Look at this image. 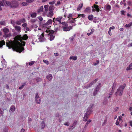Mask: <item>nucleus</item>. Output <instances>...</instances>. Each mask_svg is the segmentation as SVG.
<instances>
[{
	"label": "nucleus",
	"instance_id": "54",
	"mask_svg": "<svg viewBox=\"0 0 132 132\" xmlns=\"http://www.w3.org/2000/svg\"><path fill=\"white\" fill-rule=\"evenodd\" d=\"M72 15L71 14H69L68 16H67V17L68 18H71L72 17Z\"/></svg>",
	"mask_w": 132,
	"mask_h": 132
},
{
	"label": "nucleus",
	"instance_id": "9",
	"mask_svg": "<svg viewBox=\"0 0 132 132\" xmlns=\"http://www.w3.org/2000/svg\"><path fill=\"white\" fill-rule=\"evenodd\" d=\"M92 120H89L86 122L84 128L82 132H84L86 129V128L87 127L88 124L91 122Z\"/></svg>",
	"mask_w": 132,
	"mask_h": 132
},
{
	"label": "nucleus",
	"instance_id": "49",
	"mask_svg": "<svg viewBox=\"0 0 132 132\" xmlns=\"http://www.w3.org/2000/svg\"><path fill=\"white\" fill-rule=\"evenodd\" d=\"M27 26V24L26 23H24L22 24V26L24 28L26 27Z\"/></svg>",
	"mask_w": 132,
	"mask_h": 132
},
{
	"label": "nucleus",
	"instance_id": "60",
	"mask_svg": "<svg viewBox=\"0 0 132 132\" xmlns=\"http://www.w3.org/2000/svg\"><path fill=\"white\" fill-rule=\"evenodd\" d=\"M128 5H129L130 6V5H131L132 3H131V2L129 1V2H128Z\"/></svg>",
	"mask_w": 132,
	"mask_h": 132
},
{
	"label": "nucleus",
	"instance_id": "50",
	"mask_svg": "<svg viewBox=\"0 0 132 132\" xmlns=\"http://www.w3.org/2000/svg\"><path fill=\"white\" fill-rule=\"evenodd\" d=\"M43 61L47 65L48 64L49 62L48 61L45 60H43Z\"/></svg>",
	"mask_w": 132,
	"mask_h": 132
},
{
	"label": "nucleus",
	"instance_id": "6",
	"mask_svg": "<svg viewBox=\"0 0 132 132\" xmlns=\"http://www.w3.org/2000/svg\"><path fill=\"white\" fill-rule=\"evenodd\" d=\"M98 80V79H95L94 81L92 82L89 84L88 85L86 86H85L84 87L86 89H88L92 85L94 84L95 82H96V81Z\"/></svg>",
	"mask_w": 132,
	"mask_h": 132
},
{
	"label": "nucleus",
	"instance_id": "37",
	"mask_svg": "<svg viewBox=\"0 0 132 132\" xmlns=\"http://www.w3.org/2000/svg\"><path fill=\"white\" fill-rule=\"evenodd\" d=\"M11 23L12 24L14 27L15 26L16 22H15L14 20H11Z\"/></svg>",
	"mask_w": 132,
	"mask_h": 132
},
{
	"label": "nucleus",
	"instance_id": "29",
	"mask_svg": "<svg viewBox=\"0 0 132 132\" xmlns=\"http://www.w3.org/2000/svg\"><path fill=\"white\" fill-rule=\"evenodd\" d=\"M26 82H24L23 83L22 85L21 86L19 87V89H22L23 88L24 86L26 85Z\"/></svg>",
	"mask_w": 132,
	"mask_h": 132
},
{
	"label": "nucleus",
	"instance_id": "23",
	"mask_svg": "<svg viewBox=\"0 0 132 132\" xmlns=\"http://www.w3.org/2000/svg\"><path fill=\"white\" fill-rule=\"evenodd\" d=\"M132 69V62L129 65V66L128 67L127 69L126 70H130Z\"/></svg>",
	"mask_w": 132,
	"mask_h": 132
},
{
	"label": "nucleus",
	"instance_id": "11",
	"mask_svg": "<svg viewBox=\"0 0 132 132\" xmlns=\"http://www.w3.org/2000/svg\"><path fill=\"white\" fill-rule=\"evenodd\" d=\"M77 123V122L76 121H75L72 125V126L69 128V130H72L75 127V125Z\"/></svg>",
	"mask_w": 132,
	"mask_h": 132
},
{
	"label": "nucleus",
	"instance_id": "44",
	"mask_svg": "<svg viewBox=\"0 0 132 132\" xmlns=\"http://www.w3.org/2000/svg\"><path fill=\"white\" fill-rule=\"evenodd\" d=\"M99 89V87L97 86L95 89V92H97L98 91Z\"/></svg>",
	"mask_w": 132,
	"mask_h": 132
},
{
	"label": "nucleus",
	"instance_id": "64",
	"mask_svg": "<svg viewBox=\"0 0 132 132\" xmlns=\"http://www.w3.org/2000/svg\"><path fill=\"white\" fill-rule=\"evenodd\" d=\"M119 122L117 120V121L116 122V124L117 125H119Z\"/></svg>",
	"mask_w": 132,
	"mask_h": 132
},
{
	"label": "nucleus",
	"instance_id": "48",
	"mask_svg": "<svg viewBox=\"0 0 132 132\" xmlns=\"http://www.w3.org/2000/svg\"><path fill=\"white\" fill-rule=\"evenodd\" d=\"M8 128H4L3 130V132H8Z\"/></svg>",
	"mask_w": 132,
	"mask_h": 132
},
{
	"label": "nucleus",
	"instance_id": "1",
	"mask_svg": "<svg viewBox=\"0 0 132 132\" xmlns=\"http://www.w3.org/2000/svg\"><path fill=\"white\" fill-rule=\"evenodd\" d=\"M28 38L27 35L25 34L21 36V35H18L15 38L13 41L7 40L6 42V46L9 48H12L16 51H19L20 52L23 50L24 48L22 46H24L25 42L22 40H26Z\"/></svg>",
	"mask_w": 132,
	"mask_h": 132
},
{
	"label": "nucleus",
	"instance_id": "8",
	"mask_svg": "<svg viewBox=\"0 0 132 132\" xmlns=\"http://www.w3.org/2000/svg\"><path fill=\"white\" fill-rule=\"evenodd\" d=\"M26 20L24 19H21L19 20H17L16 21V23L18 25H20L21 23L25 22Z\"/></svg>",
	"mask_w": 132,
	"mask_h": 132
},
{
	"label": "nucleus",
	"instance_id": "58",
	"mask_svg": "<svg viewBox=\"0 0 132 132\" xmlns=\"http://www.w3.org/2000/svg\"><path fill=\"white\" fill-rule=\"evenodd\" d=\"M91 31L90 32V33H92V34L94 31V30L93 29H91Z\"/></svg>",
	"mask_w": 132,
	"mask_h": 132
},
{
	"label": "nucleus",
	"instance_id": "31",
	"mask_svg": "<svg viewBox=\"0 0 132 132\" xmlns=\"http://www.w3.org/2000/svg\"><path fill=\"white\" fill-rule=\"evenodd\" d=\"M88 18L90 20H92L93 18V15H89L88 16Z\"/></svg>",
	"mask_w": 132,
	"mask_h": 132
},
{
	"label": "nucleus",
	"instance_id": "12",
	"mask_svg": "<svg viewBox=\"0 0 132 132\" xmlns=\"http://www.w3.org/2000/svg\"><path fill=\"white\" fill-rule=\"evenodd\" d=\"M89 114L87 112L85 114L83 118V120L86 121L87 120V119L88 118Z\"/></svg>",
	"mask_w": 132,
	"mask_h": 132
},
{
	"label": "nucleus",
	"instance_id": "17",
	"mask_svg": "<svg viewBox=\"0 0 132 132\" xmlns=\"http://www.w3.org/2000/svg\"><path fill=\"white\" fill-rule=\"evenodd\" d=\"M53 15V13L52 11H50L48 13L47 16L48 17L51 18Z\"/></svg>",
	"mask_w": 132,
	"mask_h": 132
},
{
	"label": "nucleus",
	"instance_id": "43",
	"mask_svg": "<svg viewBox=\"0 0 132 132\" xmlns=\"http://www.w3.org/2000/svg\"><path fill=\"white\" fill-rule=\"evenodd\" d=\"M27 2L30 3L32 2L35 0H26Z\"/></svg>",
	"mask_w": 132,
	"mask_h": 132
},
{
	"label": "nucleus",
	"instance_id": "14",
	"mask_svg": "<svg viewBox=\"0 0 132 132\" xmlns=\"http://www.w3.org/2000/svg\"><path fill=\"white\" fill-rule=\"evenodd\" d=\"M44 37V34L42 33V36H40V37L39 38V40L40 42H43L45 41V40L46 39H44L43 37Z\"/></svg>",
	"mask_w": 132,
	"mask_h": 132
},
{
	"label": "nucleus",
	"instance_id": "45",
	"mask_svg": "<svg viewBox=\"0 0 132 132\" xmlns=\"http://www.w3.org/2000/svg\"><path fill=\"white\" fill-rule=\"evenodd\" d=\"M22 5L23 6H25L27 5V4L26 2H23L22 3Z\"/></svg>",
	"mask_w": 132,
	"mask_h": 132
},
{
	"label": "nucleus",
	"instance_id": "18",
	"mask_svg": "<svg viewBox=\"0 0 132 132\" xmlns=\"http://www.w3.org/2000/svg\"><path fill=\"white\" fill-rule=\"evenodd\" d=\"M52 22V20L51 19L49 20L48 21L45 23V25H48L49 24H51Z\"/></svg>",
	"mask_w": 132,
	"mask_h": 132
},
{
	"label": "nucleus",
	"instance_id": "51",
	"mask_svg": "<svg viewBox=\"0 0 132 132\" xmlns=\"http://www.w3.org/2000/svg\"><path fill=\"white\" fill-rule=\"evenodd\" d=\"M99 63V61L98 60H97L96 61V62L94 63V65H96L98 64Z\"/></svg>",
	"mask_w": 132,
	"mask_h": 132
},
{
	"label": "nucleus",
	"instance_id": "3",
	"mask_svg": "<svg viewBox=\"0 0 132 132\" xmlns=\"http://www.w3.org/2000/svg\"><path fill=\"white\" fill-rule=\"evenodd\" d=\"M125 87V86H124L121 85L120 86L115 93L116 96L117 95V94H118L120 96H121L122 95L123 91Z\"/></svg>",
	"mask_w": 132,
	"mask_h": 132
},
{
	"label": "nucleus",
	"instance_id": "42",
	"mask_svg": "<svg viewBox=\"0 0 132 132\" xmlns=\"http://www.w3.org/2000/svg\"><path fill=\"white\" fill-rule=\"evenodd\" d=\"M50 40L51 41L53 40L54 38V36L52 35H50Z\"/></svg>",
	"mask_w": 132,
	"mask_h": 132
},
{
	"label": "nucleus",
	"instance_id": "10",
	"mask_svg": "<svg viewBox=\"0 0 132 132\" xmlns=\"http://www.w3.org/2000/svg\"><path fill=\"white\" fill-rule=\"evenodd\" d=\"M3 3L4 4L5 6H9L10 7H11V2H10L9 1H5V3L4 1L3 2Z\"/></svg>",
	"mask_w": 132,
	"mask_h": 132
},
{
	"label": "nucleus",
	"instance_id": "56",
	"mask_svg": "<svg viewBox=\"0 0 132 132\" xmlns=\"http://www.w3.org/2000/svg\"><path fill=\"white\" fill-rule=\"evenodd\" d=\"M34 64V62L33 61H31L30 62L29 64L30 65H31Z\"/></svg>",
	"mask_w": 132,
	"mask_h": 132
},
{
	"label": "nucleus",
	"instance_id": "57",
	"mask_svg": "<svg viewBox=\"0 0 132 132\" xmlns=\"http://www.w3.org/2000/svg\"><path fill=\"white\" fill-rule=\"evenodd\" d=\"M114 26H112L110 28L109 30H111V29H114Z\"/></svg>",
	"mask_w": 132,
	"mask_h": 132
},
{
	"label": "nucleus",
	"instance_id": "15",
	"mask_svg": "<svg viewBox=\"0 0 132 132\" xmlns=\"http://www.w3.org/2000/svg\"><path fill=\"white\" fill-rule=\"evenodd\" d=\"M46 78L49 80L51 81L53 77L51 74H49L47 75L46 77Z\"/></svg>",
	"mask_w": 132,
	"mask_h": 132
},
{
	"label": "nucleus",
	"instance_id": "32",
	"mask_svg": "<svg viewBox=\"0 0 132 132\" xmlns=\"http://www.w3.org/2000/svg\"><path fill=\"white\" fill-rule=\"evenodd\" d=\"M36 13H34L31 15V16L32 18H34L36 16Z\"/></svg>",
	"mask_w": 132,
	"mask_h": 132
},
{
	"label": "nucleus",
	"instance_id": "47",
	"mask_svg": "<svg viewBox=\"0 0 132 132\" xmlns=\"http://www.w3.org/2000/svg\"><path fill=\"white\" fill-rule=\"evenodd\" d=\"M38 18L40 21H42L43 20V18L42 17L40 16L38 17Z\"/></svg>",
	"mask_w": 132,
	"mask_h": 132
},
{
	"label": "nucleus",
	"instance_id": "33",
	"mask_svg": "<svg viewBox=\"0 0 132 132\" xmlns=\"http://www.w3.org/2000/svg\"><path fill=\"white\" fill-rule=\"evenodd\" d=\"M54 10V6H53L51 5L50 6L49 8V11H52Z\"/></svg>",
	"mask_w": 132,
	"mask_h": 132
},
{
	"label": "nucleus",
	"instance_id": "13",
	"mask_svg": "<svg viewBox=\"0 0 132 132\" xmlns=\"http://www.w3.org/2000/svg\"><path fill=\"white\" fill-rule=\"evenodd\" d=\"M15 30L17 32H20L21 31V28L20 27L18 26H15L14 27Z\"/></svg>",
	"mask_w": 132,
	"mask_h": 132
},
{
	"label": "nucleus",
	"instance_id": "59",
	"mask_svg": "<svg viewBox=\"0 0 132 132\" xmlns=\"http://www.w3.org/2000/svg\"><path fill=\"white\" fill-rule=\"evenodd\" d=\"M55 2H50L49 3V4H51V5H53L54 4Z\"/></svg>",
	"mask_w": 132,
	"mask_h": 132
},
{
	"label": "nucleus",
	"instance_id": "34",
	"mask_svg": "<svg viewBox=\"0 0 132 132\" xmlns=\"http://www.w3.org/2000/svg\"><path fill=\"white\" fill-rule=\"evenodd\" d=\"M116 84L114 82L112 87V90H114L116 87Z\"/></svg>",
	"mask_w": 132,
	"mask_h": 132
},
{
	"label": "nucleus",
	"instance_id": "40",
	"mask_svg": "<svg viewBox=\"0 0 132 132\" xmlns=\"http://www.w3.org/2000/svg\"><path fill=\"white\" fill-rule=\"evenodd\" d=\"M132 25V22H131L130 23L128 24H126L125 25V26L126 27H129L131 26Z\"/></svg>",
	"mask_w": 132,
	"mask_h": 132
},
{
	"label": "nucleus",
	"instance_id": "2",
	"mask_svg": "<svg viewBox=\"0 0 132 132\" xmlns=\"http://www.w3.org/2000/svg\"><path fill=\"white\" fill-rule=\"evenodd\" d=\"M63 25L62 28L64 31H69L72 28L73 26H70L68 27L67 23L65 22H63L61 23Z\"/></svg>",
	"mask_w": 132,
	"mask_h": 132
},
{
	"label": "nucleus",
	"instance_id": "25",
	"mask_svg": "<svg viewBox=\"0 0 132 132\" xmlns=\"http://www.w3.org/2000/svg\"><path fill=\"white\" fill-rule=\"evenodd\" d=\"M108 102L107 97H105L104 98L103 102V104H106Z\"/></svg>",
	"mask_w": 132,
	"mask_h": 132
},
{
	"label": "nucleus",
	"instance_id": "55",
	"mask_svg": "<svg viewBox=\"0 0 132 132\" xmlns=\"http://www.w3.org/2000/svg\"><path fill=\"white\" fill-rule=\"evenodd\" d=\"M36 80H37V82L40 81L41 80V79L39 78H37L36 79Z\"/></svg>",
	"mask_w": 132,
	"mask_h": 132
},
{
	"label": "nucleus",
	"instance_id": "53",
	"mask_svg": "<svg viewBox=\"0 0 132 132\" xmlns=\"http://www.w3.org/2000/svg\"><path fill=\"white\" fill-rule=\"evenodd\" d=\"M70 23H74V21L73 20V19H72L71 20H70L69 21Z\"/></svg>",
	"mask_w": 132,
	"mask_h": 132
},
{
	"label": "nucleus",
	"instance_id": "27",
	"mask_svg": "<svg viewBox=\"0 0 132 132\" xmlns=\"http://www.w3.org/2000/svg\"><path fill=\"white\" fill-rule=\"evenodd\" d=\"M62 18V17L61 16L60 17L57 18L55 20L59 22L60 23H61V20Z\"/></svg>",
	"mask_w": 132,
	"mask_h": 132
},
{
	"label": "nucleus",
	"instance_id": "5",
	"mask_svg": "<svg viewBox=\"0 0 132 132\" xmlns=\"http://www.w3.org/2000/svg\"><path fill=\"white\" fill-rule=\"evenodd\" d=\"M11 7L16 8L19 6V3L16 1H14L11 2Z\"/></svg>",
	"mask_w": 132,
	"mask_h": 132
},
{
	"label": "nucleus",
	"instance_id": "21",
	"mask_svg": "<svg viewBox=\"0 0 132 132\" xmlns=\"http://www.w3.org/2000/svg\"><path fill=\"white\" fill-rule=\"evenodd\" d=\"M83 4L82 3H81L77 7V10L78 11H79L80 10V9L82 8L83 6Z\"/></svg>",
	"mask_w": 132,
	"mask_h": 132
},
{
	"label": "nucleus",
	"instance_id": "4",
	"mask_svg": "<svg viewBox=\"0 0 132 132\" xmlns=\"http://www.w3.org/2000/svg\"><path fill=\"white\" fill-rule=\"evenodd\" d=\"M3 31L4 32V34L5 36L6 37H9L11 35V34L10 33H8L9 31V30L8 29L4 27L3 29Z\"/></svg>",
	"mask_w": 132,
	"mask_h": 132
},
{
	"label": "nucleus",
	"instance_id": "61",
	"mask_svg": "<svg viewBox=\"0 0 132 132\" xmlns=\"http://www.w3.org/2000/svg\"><path fill=\"white\" fill-rule=\"evenodd\" d=\"M118 119H119V121H120L121 120V118H122V116H119L118 117Z\"/></svg>",
	"mask_w": 132,
	"mask_h": 132
},
{
	"label": "nucleus",
	"instance_id": "38",
	"mask_svg": "<svg viewBox=\"0 0 132 132\" xmlns=\"http://www.w3.org/2000/svg\"><path fill=\"white\" fill-rule=\"evenodd\" d=\"M90 8L89 7H88L86 8L85 9V11L86 12H89L90 11Z\"/></svg>",
	"mask_w": 132,
	"mask_h": 132
},
{
	"label": "nucleus",
	"instance_id": "39",
	"mask_svg": "<svg viewBox=\"0 0 132 132\" xmlns=\"http://www.w3.org/2000/svg\"><path fill=\"white\" fill-rule=\"evenodd\" d=\"M4 5L2 2L1 1H0V10H1L2 9V8L1 7V6H3Z\"/></svg>",
	"mask_w": 132,
	"mask_h": 132
},
{
	"label": "nucleus",
	"instance_id": "22",
	"mask_svg": "<svg viewBox=\"0 0 132 132\" xmlns=\"http://www.w3.org/2000/svg\"><path fill=\"white\" fill-rule=\"evenodd\" d=\"M106 8L105 10L108 11H109L111 9V6L109 5H106Z\"/></svg>",
	"mask_w": 132,
	"mask_h": 132
},
{
	"label": "nucleus",
	"instance_id": "36",
	"mask_svg": "<svg viewBox=\"0 0 132 132\" xmlns=\"http://www.w3.org/2000/svg\"><path fill=\"white\" fill-rule=\"evenodd\" d=\"M54 32V31L53 30H49V34L50 35H52Z\"/></svg>",
	"mask_w": 132,
	"mask_h": 132
},
{
	"label": "nucleus",
	"instance_id": "52",
	"mask_svg": "<svg viewBox=\"0 0 132 132\" xmlns=\"http://www.w3.org/2000/svg\"><path fill=\"white\" fill-rule=\"evenodd\" d=\"M64 125L65 126H68L69 125V123L68 122H65L64 123Z\"/></svg>",
	"mask_w": 132,
	"mask_h": 132
},
{
	"label": "nucleus",
	"instance_id": "16",
	"mask_svg": "<svg viewBox=\"0 0 132 132\" xmlns=\"http://www.w3.org/2000/svg\"><path fill=\"white\" fill-rule=\"evenodd\" d=\"M15 107L14 105H12L11 106L10 108L9 112H13L15 111Z\"/></svg>",
	"mask_w": 132,
	"mask_h": 132
},
{
	"label": "nucleus",
	"instance_id": "46",
	"mask_svg": "<svg viewBox=\"0 0 132 132\" xmlns=\"http://www.w3.org/2000/svg\"><path fill=\"white\" fill-rule=\"evenodd\" d=\"M106 121H107V119H105L104 120V122L102 124V125L103 126L106 124Z\"/></svg>",
	"mask_w": 132,
	"mask_h": 132
},
{
	"label": "nucleus",
	"instance_id": "26",
	"mask_svg": "<svg viewBox=\"0 0 132 132\" xmlns=\"http://www.w3.org/2000/svg\"><path fill=\"white\" fill-rule=\"evenodd\" d=\"M48 5H46L44 6V7L45 8V12H47L48 10Z\"/></svg>",
	"mask_w": 132,
	"mask_h": 132
},
{
	"label": "nucleus",
	"instance_id": "20",
	"mask_svg": "<svg viewBox=\"0 0 132 132\" xmlns=\"http://www.w3.org/2000/svg\"><path fill=\"white\" fill-rule=\"evenodd\" d=\"M43 11V6H41L40 7V8L38 9L37 11L38 13H39Z\"/></svg>",
	"mask_w": 132,
	"mask_h": 132
},
{
	"label": "nucleus",
	"instance_id": "41",
	"mask_svg": "<svg viewBox=\"0 0 132 132\" xmlns=\"http://www.w3.org/2000/svg\"><path fill=\"white\" fill-rule=\"evenodd\" d=\"M85 15L83 14H81L78 15V17L77 18H79L80 17H81L82 18H83L85 17Z\"/></svg>",
	"mask_w": 132,
	"mask_h": 132
},
{
	"label": "nucleus",
	"instance_id": "30",
	"mask_svg": "<svg viewBox=\"0 0 132 132\" xmlns=\"http://www.w3.org/2000/svg\"><path fill=\"white\" fill-rule=\"evenodd\" d=\"M6 23L4 21H0V25L5 26Z\"/></svg>",
	"mask_w": 132,
	"mask_h": 132
},
{
	"label": "nucleus",
	"instance_id": "7",
	"mask_svg": "<svg viewBox=\"0 0 132 132\" xmlns=\"http://www.w3.org/2000/svg\"><path fill=\"white\" fill-rule=\"evenodd\" d=\"M38 94V93H36L35 98L36 103L37 104H39L41 101L40 98L39 97Z\"/></svg>",
	"mask_w": 132,
	"mask_h": 132
},
{
	"label": "nucleus",
	"instance_id": "28",
	"mask_svg": "<svg viewBox=\"0 0 132 132\" xmlns=\"http://www.w3.org/2000/svg\"><path fill=\"white\" fill-rule=\"evenodd\" d=\"M45 126V124L44 121H43L41 123V128L42 129H44Z\"/></svg>",
	"mask_w": 132,
	"mask_h": 132
},
{
	"label": "nucleus",
	"instance_id": "19",
	"mask_svg": "<svg viewBox=\"0 0 132 132\" xmlns=\"http://www.w3.org/2000/svg\"><path fill=\"white\" fill-rule=\"evenodd\" d=\"M5 42L4 40L0 41V48L2 47L3 45H5Z\"/></svg>",
	"mask_w": 132,
	"mask_h": 132
},
{
	"label": "nucleus",
	"instance_id": "24",
	"mask_svg": "<svg viewBox=\"0 0 132 132\" xmlns=\"http://www.w3.org/2000/svg\"><path fill=\"white\" fill-rule=\"evenodd\" d=\"M94 7L96 9V11L97 12H99L100 11V9L98 8V6L95 4H94Z\"/></svg>",
	"mask_w": 132,
	"mask_h": 132
},
{
	"label": "nucleus",
	"instance_id": "63",
	"mask_svg": "<svg viewBox=\"0 0 132 132\" xmlns=\"http://www.w3.org/2000/svg\"><path fill=\"white\" fill-rule=\"evenodd\" d=\"M119 109V108L118 107L114 109V111L115 112L117 111Z\"/></svg>",
	"mask_w": 132,
	"mask_h": 132
},
{
	"label": "nucleus",
	"instance_id": "35",
	"mask_svg": "<svg viewBox=\"0 0 132 132\" xmlns=\"http://www.w3.org/2000/svg\"><path fill=\"white\" fill-rule=\"evenodd\" d=\"M76 35L75 34L74 35V36H72L71 38H70L69 39V40H70V41L71 42H72L73 41V40L74 38V37Z\"/></svg>",
	"mask_w": 132,
	"mask_h": 132
},
{
	"label": "nucleus",
	"instance_id": "62",
	"mask_svg": "<svg viewBox=\"0 0 132 132\" xmlns=\"http://www.w3.org/2000/svg\"><path fill=\"white\" fill-rule=\"evenodd\" d=\"M73 59L74 60H75L77 59V56H73Z\"/></svg>",
	"mask_w": 132,
	"mask_h": 132
}]
</instances>
